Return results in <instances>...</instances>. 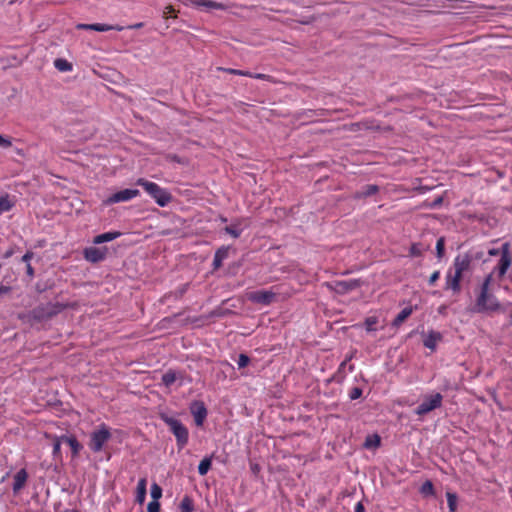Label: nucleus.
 Here are the masks:
<instances>
[{
	"label": "nucleus",
	"instance_id": "obj_39",
	"mask_svg": "<svg viewBox=\"0 0 512 512\" xmlns=\"http://www.w3.org/2000/svg\"><path fill=\"white\" fill-rule=\"evenodd\" d=\"M148 512H159L160 504L158 501L152 500L147 507Z\"/></svg>",
	"mask_w": 512,
	"mask_h": 512
},
{
	"label": "nucleus",
	"instance_id": "obj_17",
	"mask_svg": "<svg viewBox=\"0 0 512 512\" xmlns=\"http://www.w3.org/2000/svg\"><path fill=\"white\" fill-rule=\"evenodd\" d=\"M146 485H147V481L145 478H141L138 481L136 500L140 504L144 503L145 498H146Z\"/></svg>",
	"mask_w": 512,
	"mask_h": 512
},
{
	"label": "nucleus",
	"instance_id": "obj_12",
	"mask_svg": "<svg viewBox=\"0 0 512 512\" xmlns=\"http://www.w3.org/2000/svg\"><path fill=\"white\" fill-rule=\"evenodd\" d=\"M191 413L197 426H201L206 418L207 410L203 403L195 402L191 406Z\"/></svg>",
	"mask_w": 512,
	"mask_h": 512
},
{
	"label": "nucleus",
	"instance_id": "obj_1",
	"mask_svg": "<svg viewBox=\"0 0 512 512\" xmlns=\"http://www.w3.org/2000/svg\"><path fill=\"white\" fill-rule=\"evenodd\" d=\"M493 288V273L486 276L480 294L476 300L477 312H492L500 308L497 298L492 293Z\"/></svg>",
	"mask_w": 512,
	"mask_h": 512
},
{
	"label": "nucleus",
	"instance_id": "obj_7",
	"mask_svg": "<svg viewBox=\"0 0 512 512\" xmlns=\"http://www.w3.org/2000/svg\"><path fill=\"white\" fill-rule=\"evenodd\" d=\"M511 263H512V256L510 253V244L506 242L501 246L500 260H499L497 266L494 268V270L491 273L494 274L495 272H497L498 277L502 278L506 274Z\"/></svg>",
	"mask_w": 512,
	"mask_h": 512
},
{
	"label": "nucleus",
	"instance_id": "obj_47",
	"mask_svg": "<svg viewBox=\"0 0 512 512\" xmlns=\"http://www.w3.org/2000/svg\"><path fill=\"white\" fill-rule=\"evenodd\" d=\"M173 12H174V9L172 6H166L163 14L166 17L168 14L173 13Z\"/></svg>",
	"mask_w": 512,
	"mask_h": 512
},
{
	"label": "nucleus",
	"instance_id": "obj_5",
	"mask_svg": "<svg viewBox=\"0 0 512 512\" xmlns=\"http://www.w3.org/2000/svg\"><path fill=\"white\" fill-rule=\"evenodd\" d=\"M443 397L440 393H433L425 395L422 402L415 409V413L419 416L425 415L436 408H439L442 404Z\"/></svg>",
	"mask_w": 512,
	"mask_h": 512
},
{
	"label": "nucleus",
	"instance_id": "obj_29",
	"mask_svg": "<svg viewBox=\"0 0 512 512\" xmlns=\"http://www.w3.org/2000/svg\"><path fill=\"white\" fill-rule=\"evenodd\" d=\"M53 440H54V443H53V455L56 458H60V446H61L62 443H65V441H64V439H62V436L61 437H54Z\"/></svg>",
	"mask_w": 512,
	"mask_h": 512
},
{
	"label": "nucleus",
	"instance_id": "obj_6",
	"mask_svg": "<svg viewBox=\"0 0 512 512\" xmlns=\"http://www.w3.org/2000/svg\"><path fill=\"white\" fill-rule=\"evenodd\" d=\"M111 434L109 429L102 425L91 434L90 448L94 452H99L103 448L104 444L110 439Z\"/></svg>",
	"mask_w": 512,
	"mask_h": 512
},
{
	"label": "nucleus",
	"instance_id": "obj_14",
	"mask_svg": "<svg viewBox=\"0 0 512 512\" xmlns=\"http://www.w3.org/2000/svg\"><path fill=\"white\" fill-rule=\"evenodd\" d=\"M359 285H360L359 280L338 281L335 283L334 289L338 293H346L348 291L358 288Z\"/></svg>",
	"mask_w": 512,
	"mask_h": 512
},
{
	"label": "nucleus",
	"instance_id": "obj_2",
	"mask_svg": "<svg viewBox=\"0 0 512 512\" xmlns=\"http://www.w3.org/2000/svg\"><path fill=\"white\" fill-rule=\"evenodd\" d=\"M472 257L467 254H459L453 264L454 274H449L446 279V285L448 289H452L454 292H458L460 290V282L463 276V273L467 271L470 267Z\"/></svg>",
	"mask_w": 512,
	"mask_h": 512
},
{
	"label": "nucleus",
	"instance_id": "obj_18",
	"mask_svg": "<svg viewBox=\"0 0 512 512\" xmlns=\"http://www.w3.org/2000/svg\"><path fill=\"white\" fill-rule=\"evenodd\" d=\"M120 235H121L120 232H107V233H103V234H100V235L96 236L94 238L93 242L95 244H101V243H104V242H109V241H112V240L118 238Z\"/></svg>",
	"mask_w": 512,
	"mask_h": 512
},
{
	"label": "nucleus",
	"instance_id": "obj_30",
	"mask_svg": "<svg viewBox=\"0 0 512 512\" xmlns=\"http://www.w3.org/2000/svg\"><path fill=\"white\" fill-rule=\"evenodd\" d=\"M446 496H447L449 510L451 512H455L456 511V506H457V497H456V495L448 492L446 494Z\"/></svg>",
	"mask_w": 512,
	"mask_h": 512
},
{
	"label": "nucleus",
	"instance_id": "obj_52",
	"mask_svg": "<svg viewBox=\"0 0 512 512\" xmlns=\"http://www.w3.org/2000/svg\"><path fill=\"white\" fill-rule=\"evenodd\" d=\"M441 202H442V198H441V197H439V198H437V199L434 201L433 206H437V205H439Z\"/></svg>",
	"mask_w": 512,
	"mask_h": 512
},
{
	"label": "nucleus",
	"instance_id": "obj_46",
	"mask_svg": "<svg viewBox=\"0 0 512 512\" xmlns=\"http://www.w3.org/2000/svg\"><path fill=\"white\" fill-rule=\"evenodd\" d=\"M488 253L491 256H495V255H500L501 256V248L500 249H491V250H489Z\"/></svg>",
	"mask_w": 512,
	"mask_h": 512
},
{
	"label": "nucleus",
	"instance_id": "obj_43",
	"mask_svg": "<svg viewBox=\"0 0 512 512\" xmlns=\"http://www.w3.org/2000/svg\"><path fill=\"white\" fill-rule=\"evenodd\" d=\"M26 272H27V275L29 277H33L34 276V269L32 268V266L30 265V263H27L26 264Z\"/></svg>",
	"mask_w": 512,
	"mask_h": 512
},
{
	"label": "nucleus",
	"instance_id": "obj_10",
	"mask_svg": "<svg viewBox=\"0 0 512 512\" xmlns=\"http://www.w3.org/2000/svg\"><path fill=\"white\" fill-rule=\"evenodd\" d=\"M76 28L80 29V30H94V31H98V32H106V31H110V30H117V31L123 30L122 26H118V25L112 26V25L101 24V23L78 24L76 26Z\"/></svg>",
	"mask_w": 512,
	"mask_h": 512
},
{
	"label": "nucleus",
	"instance_id": "obj_3",
	"mask_svg": "<svg viewBox=\"0 0 512 512\" xmlns=\"http://www.w3.org/2000/svg\"><path fill=\"white\" fill-rule=\"evenodd\" d=\"M137 184L142 186L145 191L156 201V203L164 207L166 206L172 199L171 195L165 190L162 189L156 183L150 182L143 178L137 180Z\"/></svg>",
	"mask_w": 512,
	"mask_h": 512
},
{
	"label": "nucleus",
	"instance_id": "obj_36",
	"mask_svg": "<svg viewBox=\"0 0 512 512\" xmlns=\"http://www.w3.org/2000/svg\"><path fill=\"white\" fill-rule=\"evenodd\" d=\"M436 251L438 258H442L444 255V238H439L436 243Z\"/></svg>",
	"mask_w": 512,
	"mask_h": 512
},
{
	"label": "nucleus",
	"instance_id": "obj_15",
	"mask_svg": "<svg viewBox=\"0 0 512 512\" xmlns=\"http://www.w3.org/2000/svg\"><path fill=\"white\" fill-rule=\"evenodd\" d=\"M28 474L25 469L19 470L14 476L13 491L18 493L26 484Z\"/></svg>",
	"mask_w": 512,
	"mask_h": 512
},
{
	"label": "nucleus",
	"instance_id": "obj_42",
	"mask_svg": "<svg viewBox=\"0 0 512 512\" xmlns=\"http://www.w3.org/2000/svg\"><path fill=\"white\" fill-rule=\"evenodd\" d=\"M439 272L438 271H435L434 273H432V275L430 276L429 278V284L433 285L437 279L439 278Z\"/></svg>",
	"mask_w": 512,
	"mask_h": 512
},
{
	"label": "nucleus",
	"instance_id": "obj_16",
	"mask_svg": "<svg viewBox=\"0 0 512 512\" xmlns=\"http://www.w3.org/2000/svg\"><path fill=\"white\" fill-rule=\"evenodd\" d=\"M442 339V336L439 332L436 331H430L424 338V346L434 350L436 348V345L438 342H440Z\"/></svg>",
	"mask_w": 512,
	"mask_h": 512
},
{
	"label": "nucleus",
	"instance_id": "obj_20",
	"mask_svg": "<svg viewBox=\"0 0 512 512\" xmlns=\"http://www.w3.org/2000/svg\"><path fill=\"white\" fill-rule=\"evenodd\" d=\"M378 191V186L376 185H367L363 187L361 190L357 191L354 195L355 198H364L375 194Z\"/></svg>",
	"mask_w": 512,
	"mask_h": 512
},
{
	"label": "nucleus",
	"instance_id": "obj_22",
	"mask_svg": "<svg viewBox=\"0 0 512 512\" xmlns=\"http://www.w3.org/2000/svg\"><path fill=\"white\" fill-rule=\"evenodd\" d=\"M62 439H64L65 443L68 444L72 450L73 456H76L82 446L80 443L76 440L75 437H68V436H62Z\"/></svg>",
	"mask_w": 512,
	"mask_h": 512
},
{
	"label": "nucleus",
	"instance_id": "obj_21",
	"mask_svg": "<svg viewBox=\"0 0 512 512\" xmlns=\"http://www.w3.org/2000/svg\"><path fill=\"white\" fill-rule=\"evenodd\" d=\"M228 252H229L228 247H222L217 250V252L215 253L214 261H213V265L215 268H219L221 266L222 261L225 258H227Z\"/></svg>",
	"mask_w": 512,
	"mask_h": 512
},
{
	"label": "nucleus",
	"instance_id": "obj_50",
	"mask_svg": "<svg viewBox=\"0 0 512 512\" xmlns=\"http://www.w3.org/2000/svg\"><path fill=\"white\" fill-rule=\"evenodd\" d=\"M9 291V287L0 286V295L7 293Z\"/></svg>",
	"mask_w": 512,
	"mask_h": 512
},
{
	"label": "nucleus",
	"instance_id": "obj_31",
	"mask_svg": "<svg viewBox=\"0 0 512 512\" xmlns=\"http://www.w3.org/2000/svg\"><path fill=\"white\" fill-rule=\"evenodd\" d=\"M218 70H221V71H224V72H227V73H230V74H234V75H239V76H247V77H249V75H250L249 71H243V70L232 69V68H222V67H219Z\"/></svg>",
	"mask_w": 512,
	"mask_h": 512
},
{
	"label": "nucleus",
	"instance_id": "obj_45",
	"mask_svg": "<svg viewBox=\"0 0 512 512\" xmlns=\"http://www.w3.org/2000/svg\"><path fill=\"white\" fill-rule=\"evenodd\" d=\"M15 154L19 157H25V153L23 149L20 148H14Z\"/></svg>",
	"mask_w": 512,
	"mask_h": 512
},
{
	"label": "nucleus",
	"instance_id": "obj_51",
	"mask_svg": "<svg viewBox=\"0 0 512 512\" xmlns=\"http://www.w3.org/2000/svg\"><path fill=\"white\" fill-rule=\"evenodd\" d=\"M411 253H412L413 255H418V254H419V251H418V249L416 248V246H412V248H411Z\"/></svg>",
	"mask_w": 512,
	"mask_h": 512
},
{
	"label": "nucleus",
	"instance_id": "obj_37",
	"mask_svg": "<svg viewBox=\"0 0 512 512\" xmlns=\"http://www.w3.org/2000/svg\"><path fill=\"white\" fill-rule=\"evenodd\" d=\"M249 77L273 82V78L270 75L263 74V73H255V74L250 73Z\"/></svg>",
	"mask_w": 512,
	"mask_h": 512
},
{
	"label": "nucleus",
	"instance_id": "obj_11",
	"mask_svg": "<svg viewBox=\"0 0 512 512\" xmlns=\"http://www.w3.org/2000/svg\"><path fill=\"white\" fill-rule=\"evenodd\" d=\"M106 252L107 250L105 248L89 247L85 249L84 256L86 260L96 263L105 258Z\"/></svg>",
	"mask_w": 512,
	"mask_h": 512
},
{
	"label": "nucleus",
	"instance_id": "obj_33",
	"mask_svg": "<svg viewBox=\"0 0 512 512\" xmlns=\"http://www.w3.org/2000/svg\"><path fill=\"white\" fill-rule=\"evenodd\" d=\"M180 508H181V511H182V512H192V510H193V505H192V501H191V499H189L188 497H185V498L181 501Z\"/></svg>",
	"mask_w": 512,
	"mask_h": 512
},
{
	"label": "nucleus",
	"instance_id": "obj_26",
	"mask_svg": "<svg viewBox=\"0 0 512 512\" xmlns=\"http://www.w3.org/2000/svg\"><path fill=\"white\" fill-rule=\"evenodd\" d=\"M13 205V202L8 195H0V214L9 211Z\"/></svg>",
	"mask_w": 512,
	"mask_h": 512
},
{
	"label": "nucleus",
	"instance_id": "obj_44",
	"mask_svg": "<svg viewBox=\"0 0 512 512\" xmlns=\"http://www.w3.org/2000/svg\"><path fill=\"white\" fill-rule=\"evenodd\" d=\"M33 257V253L32 252H27L23 257H22V261L23 262H26L29 263V260Z\"/></svg>",
	"mask_w": 512,
	"mask_h": 512
},
{
	"label": "nucleus",
	"instance_id": "obj_24",
	"mask_svg": "<svg viewBox=\"0 0 512 512\" xmlns=\"http://www.w3.org/2000/svg\"><path fill=\"white\" fill-rule=\"evenodd\" d=\"M54 66L61 72H67L72 70V64L62 58L56 59L54 61Z\"/></svg>",
	"mask_w": 512,
	"mask_h": 512
},
{
	"label": "nucleus",
	"instance_id": "obj_13",
	"mask_svg": "<svg viewBox=\"0 0 512 512\" xmlns=\"http://www.w3.org/2000/svg\"><path fill=\"white\" fill-rule=\"evenodd\" d=\"M193 5L197 8H204L207 11L212 9L225 10L227 8L225 4L212 0H195L193 1Z\"/></svg>",
	"mask_w": 512,
	"mask_h": 512
},
{
	"label": "nucleus",
	"instance_id": "obj_48",
	"mask_svg": "<svg viewBox=\"0 0 512 512\" xmlns=\"http://www.w3.org/2000/svg\"><path fill=\"white\" fill-rule=\"evenodd\" d=\"M355 512H365L364 506L359 502L355 507Z\"/></svg>",
	"mask_w": 512,
	"mask_h": 512
},
{
	"label": "nucleus",
	"instance_id": "obj_19",
	"mask_svg": "<svg viewBox=\"0 0 512 512\" xmlns=\"http://www.w3.org/2000/svg\"><path fill=\"white\" fill-rule=\"evenodd\" d=\"M241 225H242V221L237 220L236 222L232 223L230 226H226L224 228V230L227 234L231 235L233 238H238L242 231Z\"/></svg>",
	"mask_w": 512,
	"mask_h": 512
},
{
	"label": "nucleus",
	"instance_id": "obj_38",
	"mask_svg": "<svg viewBox=\"0 0 512 512\" xmlns=\"http://www.w3.org/2000/svg\"><path fill=\"white\" fill-rule=\"evenodd\" d=\"M249 361H250V359H249V357H248L247 355H245V354H240V355H239V358H238V362H237L238 367H239V368H244V367H246V366L248 365Z\"/></svg>",
	"mask_w": 512,
	"mask_h": 512
},
{
	"label": "nucleus",
	"instance_id": "obj_23",
	"mask_svg": "<svg viewBox=\"0 0 512 512\" xmlns=\"http://www.w3.org/2000/svg\"><path fill=\"white\" fill-rule=\"evenodd\" d=\"M412 311L413 309L411 307L404 308L394 319L393 325H401L411 315Z\"/></svg>",
	"mask_w": 512,
	"mask_h": 512
},
{
	"label": "nucleus",
	"instance_id": "obj_34",
	"mask_svg": "<svg viewBox=\"0 0 512 512\" xmlns=\"http://www.w3.org/2000/svg\"><path fill=\"white\" fill-rule=\"evenodd\" d=\"M421 493L425 496L433 494V484L430 481H426L423 483L420 489Z\"/></svg>",
	"mask_w": 512,
	"mask_h": 512
},
{
	"label": "nucleus",
	"instance_id": "obj_35",
	"mask_svg": "<svg viewBox=\"0 0 512 512\" xmlns=\"http://www.w3.org/2000/svg\"><path fill=\"white\" fill-rule=\"evenodd\" d=\"M378 320L376 317H369L365 321L366 329L367 331H374L376 330L375 325L377 324Z\"/></svg>",
	"mask_w": 512,
	"mask_h": 512
},
{
	"label": "nucleus",
	"instance_id": "obj_9",
	"mask_svg": "<svg viewBox=\"0 0 512 512\" xmlns=\"http://www.w3.org/2000/svg\"><path fill=\"white\" fill-rule=\"evenodd\" d=\"M275 293L268 290L253 291L248 294V299L252 302L268 305L275 300Z\"/></svg>",
	"mask_w": 512,
	"mask_h": 512
},
{
	"label": "nucleus",
	"instance_id": "obj_41",
	"mask_svg": "<svg viewBox=\"0 0 512 512\" xmlns=\"http://www.w3.org/2000/svg\"><path fill=\"white\" fill-rule=\"evenodd\" d=\"M361 395H362V390L357 387L353 388L350 392V398L353 400L359 398Z\"/></svg>",
	"mask_w": 512,
	"mask_h": 512
},
{
	"label": "nucleus",
	"instance_id": "obj_25",
	"mask_svg": "<svg viewBox=\"0 0 512 512\" xmlns=\"http://www.w3.org/2000/svg\"><path fill=\"white\" fill-rule=\"evenodd\" d=\"M178 379V375L174 371H168L162 376V381L166 387H170Z\"/></svg>",
	"mask_w": 512,
	"mask_h": 512
},
{
	"label": "nucleus",
	"instance_id": "obj_40",
	"mask_svg": "<svg viewBox=\"0 0 512 512\" xmlns=\"http://www.w3.org/2000/svg\"><path fill=\"white\" fill-rule=\"evenodd\" d=\"M0 147H2V148L12 147L10 138H6L0 134Z\"/></svg>",
	"mask_w": 512,
	"mask_h": 512
},
{
	"label": "nucleus",
	"instance_id": "obj_4",
	"mask_svg": "<svg viewBox=\"0 0 512 512\" xmlns=\"http://www.w3.org/2000/svg\"><path fill=\"white\" fill-rule=\"evenodd\" d=\"M161 418L169 426L171 432L175 435L178 446L183 448L188 442L187 428L175 418L165 415L161 416Z\"/></svg>",
	"mask_w": 512,
	"mask_h": 512
},
{
	"label": "nucleus",
	"instance_id": "obj_27",
	"mask_svg": "<svg viewBox=\"0 0 512 512\" xmlns=\"http://www.w3.org/2000/svg\"><path fill=\"white\" fill-rule=\"evenodd\" d=\"M380 445V437L378 435H370L366 438L364 446L368 449L377 448Z\"/></svg>",
	"mask_w": 512,
	"mask_h": 512
},
{
	"label": "nucleus",
	"instance_id": "obj_8",
	"mask_svg": "<svg viewBox=\"0 0 512 512\" xmlns=\"http://www.w3.org/2000/svg\"><path fill=\"white\" fill-rule=\"evenodd\" d=\"M138 195L139 191L137 189H124L112 194L107 199H105L103 203L105 205H111L114 203L126 202L137 197Z\"/></svg>",
	"mask_w": 512,
	"mask_h": 512
},
{
	"label": "nucleus",
	"instance_id": "obj_32",
	"mask_svg": "<svg viewBox=\"0 0 512 512\" xmlns=\"http://www.w3.org/2000/svg\"><path fill=\"white\" fill-rule=\"evenodd\" d=\"M161 496H162V489H161V487L158 484L154 483L151 486V497H152V499L155 500V501H158L159 498H161Z\"/></svg>",
	"mask_w": 512,
	"mask_h": 512
},
{
	"label": "nucleus",
	"instance_id": "obj_49",
	"mask_svg": "<svg viewBox=\"0 0 512 512\" xmlns=\"http://www.w3.org/2000/svg\"><path fill=\"white\" fill-rule=\"evenodd\" d=\"M141 27H143V23L142 22H139V23H136V24L128 26L129 29H139Z\"/></svg>",
	"mask_w": 512,
	"mask_h": 512
},
{
	"label": "nucleus",
	"instance_id": "obj_28",
	"mask_svg": "<svg viewBox=\"0 0 512 512\" xmlns=\"http://www.w3.org/2000/svg\"><path fill=\"white\" fill-rule=\"evenodd\" d=\"M211 467V459L210 458H204L199 466H198V472L200 475H205Z\"/></svg>",
	"mask_w": 512,
	"mask_h": 512
}]
</instances>
